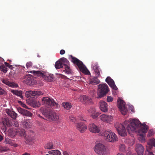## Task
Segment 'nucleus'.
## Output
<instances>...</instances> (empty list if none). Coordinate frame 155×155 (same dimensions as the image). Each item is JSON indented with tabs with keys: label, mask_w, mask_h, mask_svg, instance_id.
Wrapping results in <instances>:
<instances>
[{
	"label": "nucleus",
	"mask_w": 155,
	"mask_h": 155,
	"mask_svg": "<svg viewBox=\"0 0 155 155\" xmlns=\"http://www.w3.org/2000/svg\"><path fill=\"white\" fill-rule=\"evenodd\" d=\"M69 64V62L68 64L65 63L64 64V67L65 68V70L64 71H65L67 74H70L71 73V70L70 68V67L68 66Z\"/></svg>",
	"instance_id": "nucleus-28"
},
{
	"label": "nucleus",
	"mask_w": 155,
	"mask_h": 155,
	"mask_svg": "<svg viewBox=\"0 0 155 155\" xmlns=\"http://www.w3.org/2000/svg\"><path fill=\"white\" fill-rule=\"evenodd\" d=\"M126 155H137L135 153H132L131 151L129 150H128V151L126 153Z\"/></svg>",
	"instance_id": "nucleus-48"
},
{
	"label": "nucleus",
	"mask_w": 155,
	"mask_h": 155,
	"mask_svg": "<svg viewBox=\"0 0 155 155\" xmlns=\"http://www.w3.org/2000/svg\"><path fill=\"white\" fill-rule=\"evenodd\" d=\"M114 126L119 134L122 136H125L127 135L125 128L129 134L138 129L137 131L142 138L141 142L145 140L144 134L147 133L149 129L148 126L145 123L142 124L139 120H133L131 122L125 120L124 122V125L116 123L115 124Z\"/></svg>",
	"instance_id": "nucleus-1"
},
{
	"label": "nucleus",
	"mask_w": 155,
	"mask_h": 155,
	"mask_svg": "<svg viewBox=\"0 0 155 155\" xmlns=\"http://www.w3.org/2000/svg\"><path fill=\"white\" fill-rule=\"evenodd\" d=\"M42 101L43 103L46 105L50 106H54L56 105V104L52 99L48 97H44L42 99Z\"/></svg>",
	"instance_id": "nucleus-11"
},
{
	"label": "nucleus",
	"mask_w": 155,
	"mask_h": 155,
	"mask_svg": "<svg viewBox=\"0 0 155 155\" xmlns=\"http://www.w3.org/2000/svg\"><path fill=\"white\" fill-rule=\"evenodd\" d=\"M8 136L11 137H14L17 134V131L12 128L8 130Z\"/></svg>",
	"instance_id": "nucleus-22"
},
{
	"label": "nucleus",
	"mask_w": 155,
	"mask_h": 155,
	"mask_svg": "<svg viewBox=\"0 0 155 155\" xmlns=\"http://www.w3.org/2000/svg\"><path fill=\"white\" fill-rule=\"evenodd\" d=\"M22 155H31L29 153H25L24 154H23Z\"/></svg>",
	"instance_id": "nucleus-58"
},
{
	"label": "nucleus",
	"mask_w": 155,
	"mask_h": 155,
	"mask_svg": "<svg viewBox=\"0 0 155 155\" xmlns=\"http://www.w3.org/2000/svg\"><path fill=\"white\" fill-rule=\"evenodd\" d=\"M2 82L4 84L12 87H17L18 86L17 84L14 82H10L7 80L4 79L2 81Z\"/></svg>",
	"instance_id": "nucleus-20"
},
{
	"label": "nucleus",
	"mask_w": 155,
	"mask_h": 155,
	"mask_svg": "<svg viewBox=\"0 0 155 155\" xmlns=\"http://www.w3.org/2000/svg\"><path fill=\"white\" fill-rule=\"evenodd\" d=\"M90 112L91 113V117L94 119H97L98 116L100 114L99 113L95 112V110L94 108L91 109Z\"/></svg>",
	"instance_id": "nucleus-21"
},
{
	"label": "nucleus",
	"mask_w": 155,
	"mask_h": 155,
	"mask_svg": "<svg viewBox=\"0 0 155 155\" xmlns=\"http://www.w3.org/2000/svg\"><path fill=\"white\" fill-rule=\"evenodd\" d=\"M147 144L150 149L152 148L153 146L155 147V139L153 138L150 140L148 142Z\"/></svg>",
	"instance_id": "nucleus-27"
},
{
	"label": "nucleus",
	"mask_w": 155,
	"mask_h": 155,
	"mask_svg": "<svg viewBox=\"0 0 155 155\" xmlns=\"http://www.w3.org/2000/svg\"><path fill=\"white\" fill-rule=\"evenodd\" d=\"M69 61L65 58H63L60 59L55 63V66L57 69H59L64 67V64H68Z\"/></svg>",
	"instance_id": "nucleus-10"
},
{
	"label": "nucleus",
	"mask_w": 155,
	"mask_h": 155,
	"mask_svg": "<svg viewBox=\"0 0 155 155\" xmlns=\"http://www.w3.org/2000/svg\"><path fill=\"white\" fill-rule=\"evenodd\" d=\"M119 148L120 151L124 152L126 150V147L124 144H122L120 145Z\"/></svg>",
	"instance_id": "nucleus-33"
},
{
	"label": "nucleus",
	"mask_w": 155,
	"mask_h": 155,
	"mask_svg": "<svg viewBox=\"0 0 155 155\" xmlns=\"http://www.w3.org/2000/svg\"><path fill=\"white\" fill-rule=\"evenodd\" d=\"M31 104L34 107H38L40 105L39 103L37 101H33L31 103Z\"/></svg>",
	"instance_id": "nucleus-31"
},
{
	"label": "nucleus",
	"mask_w": 155,
	"mask_h": 155,
	"mask_svg": "<svg viewBox=\"0 0 155 155\" xmlns=\"http://www.w3.org/2000/svg\"><path fill=\"white\" fill-rule=\"evenodd\" d=\"M4 151V149L3 147H0V151Z\"/></svg>",
	"instance_id": "nucleus-57"
},
{
	"label": "nucleus",
	"mask_w": 155,
	"mask_h": 155,
	"mask_svg": "<svg viewBox=\"0 0 155 155\" xmlns=\"http://www.w3.org/2000/svg\"><path fill=\"white\" fill-rule=\"evenodd\" d=\"M26 96L27 97L29 98L32 97V95L31 94V90L26 91L25 93Z\"/></svg>",
	"instance_id": "nucleus-37"
},
{
	"label": "nucleus",
	"mask_w": 155,
	"mask_h": 155,
	"mask_svg": "<svg viewBox=\"0 0 155 155\" xmlns=\"http://www.w3.org/2000/svg\"><path fill=\"white\" fill-rule=\"evenodd\" d=\"M144 149L143 146L141 144L138 143L136 145L135 150L138 155H143Z\"/></svg>",
	"instance_id": "nucleus-14"
},
{
	"label": "nucleus",
	"mask_w": 155,
	"mask_h": 155,
	"mask_svg": "<svg viewBox=\"0 0 155 155\" xmlns=\"http://www.w3.org/2000/svg\"><path fill=\"white\" fill-rule=\"evenodd\" d=\"M5 64L6 67H7L9 68H12V66L11 65L9 64L7 62H5Z\"/></svg>",
	"instance_id": "nucleus-50"
},
{
	"label": "nucleus",
	"mask_w": 155,
	"mask_h": 155,
	"mask_svg": "<svg viewBox=\"0 0 155 155\" xmlns=\"http://www.w3.org/2000/svg\"><path fill=\"white\" fill-rule=\"evenodd\" d=\"M113 117L111 115H108L103 114L101 115V119L103 121L106 123H110L113 120Z\"/></svg>",
	"instance_id": "nucleus-12"
},
{
	"label": "nucleus",
	"mask_w": 155,
	"mask_h": 155,
	"mask_svg": "<svg viewBox=\"0 0 155 155\" xmlns=\"http://www.w3.org/2000/svg\"><path fill=\"white\" fill-rule=\"evenodd\" d=\"M100 107L103 112H106L108 111V105L107 103L104 101H101L100 102Z\"/></svg>",
	"instance_id": "nucleus-16"
},
{
	"label": "nucleus",
	"mask_w": 155,
	"mask_h": 155,
	"mask_svg": "<svg viewBox=\"0 0 155 155\" xmlns=\"http://www.w3.org/2000/svg\"><path fill=\"white\" fill-rule=\"evenodd\" d=\"M23 115L26 116L31 117L32 116L33 114L29 111L25 110Z\"/></svg>",
	"instance_id": "nucleus-35"
},
{
	"label": "nucleus",
	"mask_w": 155,
	"mask_h": 155,
	"mask_svg": "<svg viewBox=\"0 0 155 155\" xmlns=\"http://www.w3.org/2000/svg\"><path fill=\"white\" fill-rule=\"evenodd\" d=\"M27 123H28V122H26L25 124V125L26 126H27V125H28Z\"/></svg>",
	"instance_id": "nucleus-63"
},
{
	"label": "nucleus",
	"mask_w": 155,
	"mask_h": 155,
	"mask_svg": "<svg viewBox=\"0 0 155 155\" xmlns=\"http://www.w3.org/2000/svg\"><path fill=\"white\" fill-rule=\"evenodd\" d=\"M12 145V146H13L14 147H17L18 146V145L16 144V143H12V145Z\"/></svg>",
	"instance_id": "nucleus-55"
},
{
	"label": "nucleus",
	"mask_w": 155,
	"mask_h": 155,
	"mask_svg": "<svg viewBox=\"0 0 155 155\" xmlns=\"http://www.w3.org/2000/svg\"><path fill=\"white\" fill-rule=\"evenodd\" d=\"M35 138L33 135H29L25 138L26 143L30 144L33 142Z\"/></svg>",
	"instance_id": "nucleus-24"
},
{
	"label": "nucleus",
	"mask_w": 155,
	"mask_h": 155,
	"mask_svg": "<svg viewBox=\"0 0 155 155\" xmlns=\"http://www.w3.org/2000/svg\"><path fill=\"white\" fill-rule=\"evenodd\" d=\"M6 112L7 114L13 119H16L18 115L14 111L10 110L9 109H6Z\"/></svg>",
	"instance_id": "nucleus-18"
},
{
	"label": "nucleus",
	"mask_w": 155,
	"mask_h": 155,
	"mask_svg": "<svg viewBox=\"0 0 155 155\" xmlns=\"http://www.w3.org/2000/svg\"><path fill=\"white\" fill-rule=\"evenodd\" d=\"M4 137L3 136L0 134V142L2 141L3 140Z\"/></svg>",
	"instance_id": "nucleus-53"
},
{
	"label": "nucleus",
	"mask_w": 155,
	"mask_h": 155,
	"mask_svg": "<svg viewBox=\"0 0 155 155\" xmlns=\"http://www.w3.org/2000/svg\"><path fill=\"white\" fill-rule=\"evenodd\" d=\"M153 134V130H150L148 132V134L147 135L148 137H150L152 136Z\"/></svg>",
	"instance_id": "nucleus-43"
},
{
	"label": "nucleus",
	"mask_w": 155,
	"mask_h": 155,
	"mask_svg": "<svg viewBox=\"0 0 155 155\" xmlns=\"http://www.w3.org/2000/svg\"><path fill=\"white\" fill-rule=\"evenodd\" d=\"M37 95L38 96L39 95H42L43 94V92L41 91H37Z\"/></svg>",
	"instance_id": "nucleus-51"
},
{
	"label": "nucleus",
	"mask_w": 155,
	"mask_h": 155,
	"mask_svg": "<svg viewBox=\"0 0 155 155\" xmlns=\"http://www.w3.org/2000/svg\"><path fill=\"white\" fill-rule=\"evenodd\" d=\"M80 100L82 103L84 104H89L92 101L91 99L84 95H81L80 96Z\"/></svg>",
	"instance_id": "nucleus-17"
},
{
	"label": "nucleus",
	"mask_w": 155,
	"mask_h": 155,
	"mask_svg": "<svg viewBox=\"0 0 155 155\" xmlns=\"http://www.w3.org/2000/svg\"><path fill=\"white\" fill-rule=\"evenodd\" d=\"M108 84L113 89L115 90L117 89V88L116 86L114 80L112 81H111V82H109Z\"/></svg>",
	"instance_id": "nucleus-30"
},
{
	"label": "nucleus",
	"mask_w": 155,
	"mask_h": 155,
	"mask_svg": "<svg viewBox=\"0 0 155 155\" xmlns=\"http://www.w3.org/2000/svg\"><path fill=\"white\" fill-rule=\"evenodd\" d=\"M2 122L4 126L9 127L12 126L9 119L8 118L3 119H2Z\"/></svg>",
	"instance_id": "nucleus-25"
},
{
	"label": "nucleus",
	"mask_w": 155,
	"mask_h": 155,
	"mask_svg": "<svg viewBox=\"0 0 155 155\" xmlns=\"http://www.w3.org/2000/svg\"><path fill=\"white\" fill-rule=\"evenodd\" d=\"M117 155H124L122 153H118Z\"/></svg>",
	"instance_id": "nucleus-60"
},
{
	"label": "nucleus",
	"mask_w": 155,
	"mask_h": 155,
	"mask_svg": "<svg viewBox=\"0 0 155 155\" xmlns=\"http://www.w3.org/2000/svg\"><path fill=\"white\" fill-rule=\"evenodd\" d=\"M53 155H61V153L58 150H51Z\"/></svg>",
	"instance_id": "nucleus-34"
},
{
	"label": "nucleus",
	"mask_w": 155,
	"mask_h": 155,
	"mask_svg": "<svg viewBox=\"0 0 155 155\" xmlns=\"http://www.w3.org/2000/svg\"><path fill=\"white\" fill-rule=\"evenodd\" d=\"M30 72L37 76H41L46 81L48 82H51L53 81L54 79V75L48 73H42L40 71H32Z\"/></svg>",
	"instance_id": "nucleus-6"
},
{
	"label": "nucleus",
	"mask_w": 155,
	"mask_h": 155,
	"mask_svg": "<svg viewBox=\"0 0 155 155\" xmlns=\"http://www.w3.org/2000/svg\"><path fill=\"white\" fill-rule=\"evenodd\" d=\"M65 52V51L64 50L62 49L60 51V54H61L63 55L64 54Z\"/></svg>",
	"instance_id": "nucleus-52"
},
{
	"label": "nucleus",
	"mask_w": 155,
	"mask_h": 155,
	"mask_svg": "<svg viewBox=\"0 0 155 155\" xmlns=\"http://www.w3.org/2000/svg\"><path fill=\"white\" fill-rule=\"evenodd\" d=\"M31 94L32 95V96H37V91H31Z\"/></svg>",
	"instance_id": "nucleus-44"
},
{
	"label": "nucleus",
	"mask_w": 155,
	"mask_h": 155,
	"mask_svg": "<svg viewBox=\"0 0 155 155\" xmlns=\"http://www.w3.org/2000/svg\"><path fill=\"white\" fill-rule=\"evenodd\" d=\"M92 68L95 73L96 77L91 79L90 80V83L93 85H96L99 83L100 80L97 78L100 75V71L101 70L99 68V66L97 62H93L92 64Z\"/></svg>",
	"instance_id": "nucleus-2"
},
{
	"label": "nucleus",
	"mask_w": 155,
	"mask_h": 155,
	"mask_svg": "<svg viewBox=\"0 0 155 155\" xmlns=\"http://www.w3.org/2000/svg\"><path fill=\"white\" fill-rule=\"evenodd\" d=\"M63 107L66 110H69L71 107V104L68 102H63L62 104Z\"/></svg>",
	"instance_id": "nucleus-26"
},
{
	"label": "nucleus",
	"mask_w": 155,
	"mask_h": 155,
	"mask_svg": "<svg viewBox=\"0 0 155 155\" xmlns=\"http://www.w3.org/2000/svg\"><path fill=\"white\" fill-rule=\"evenodd\" d=\"M32 63L31 62H28L26 64V66L27 68H30L32 66Z\"/></svg>",
	"instance_id": "nucleus-47"
},
{
	"label": "nucleus",
	"mask_w": 155,
	"mask_h": 155,
	"mask_svg": "<svg viewBox=\"0 0 155 155\" xmlns=\"http://www.w3.org/2000/svg\"><path fill=\"white\" fill-rule=\"evenodd\" d=\"M70 56L71 58V61L78 67L81 71L86 74L89 75L90 74V72L81 61L72 55H70Z\"/></svg>",
	"instance_id": "nucleus-3"
},
{
	"label": "nucleus",
	"mask_w": 155,
	"mask_h": 155,
	"mask_svg": "<svg viewBox=\"0 0 155 155\" xmlns=\"http://www.w3.org/2000/svg\"><path fill=\"white\" fill-rule=\"evenodd\" d=\"M76 126L77 129L81 133H83L87 128V126L82 123L77 124Z\"/></svg>",
	"instance_id": "nucleus-15"
},
{
	"label": "nucleus",
	"mask_w": 155,
	"mask_h": 155,
	"mask_svg": "<svg viewBox=\"0 0 155 155\" xmlns=\"http://www.w3.org/2000/svg\"><path fill=\"white\" fill-rule=\"evenodd\" d=\"M0 69L4 73H5L7 72V68L4 65H2L0 66Z\"/></svg>",
	"instance_id": "nucleus-36"
},
{
	"label": "nucleus",
	"mask_w": 155,
	"mask_h": 155,
	"mask_svg": "<svg viewBox=\"0 0 155 155\" xmlns=\"http://www.w3.org/2000/svg\"><path fill=\"white\" fill-rule=\"evenodd\" d=\"M94 150L98 155H109L108 149L106 146L102 143L96 144L94 146Z\"/></svg>",
	"instance_id": "nucleus-4"
},
{
	"label": "nucleus",
	"mask_w": 155,
	"mask_h": 155,
	"mask_svg": "<svg viewBox=\"0 0 155 155\" xmlns=\"http://www.w3.org/2000/svg\"><path fill=\"white\" fill-rule=\"evenodd\" d=\"M113 80L111 79L110 77L108 76L106 79L105 81L107 84H108L109 82H111V81H112Z\"/></svg>",
	"instance_id": "nucleus-42"
},
{
	"label": "nucleus",
	"mask_w": 155,
	"mask_h": 155,
	"mask_svg": "<svg viewBox=\"0 0 155 155\" xmlns=\"http://www.w3.org/2000/svg\"><path fill=\"white\" fill-rule=\"evenodd\" d=\"M18 102L21 104V106L22 107H23L26 109H28L27 107L26 106V105L25 104L23 103L21 101H18Z\"/></svg>",
	"instance_id": "nucleus-46"
},
{
	"label": "nucleus",
	"mask_w": 155,
	"mask_h": 155,
	"mask_svg": "<svg viewBox=\"0 0 155 155\" xmlns=\"http://www.w3.org/2000/svg\"><path fill=\"white\" fill-rule=\"evenodd\" d=\"M118 107L122 114L125 115L126 114L127 110L126 107L125 103L120 99L118 100Z\"/></svg>",
	"instance_id": "nucleus-9"
},
{
	"label": "nucleus",
	"mask_w": 155,
	"mask_h": 155,
	"mask_svg": "<svg viewBox=\"0 0 155 155\" xmlns=\"http://www.w3.org/2000/svg\"><path fill=\"white\" fill-rule=\"evenodd\" d=\"M48 154H46L45 155H53L52 154V153H51V151H48Z\"/></svg>",
	"instance_id": "nucleus-54"
},
{
	"label": "nucleus",
	"mask_w": 155,
	"mask_h": 155,
	"mask_svg": "<svg viewBox=\"0 0 155 155\" xmlns=\"http://www.w3.org/2000/svg\"><path fill=\"white\" fill-rule=\"evenodd\" d=\"M17 133L20 136L22 137H25V131L24 130L22 129L20 130L17 131Z\"/></svg>",
	"instance_id": "nucleus-29"
},
{
	"label": "nucleus",
	"mask_w": 155,
	"mask_h": 155,
	"mask_svg": "<svg viewBox=\"0 0 155 155\" xmlns=\"http://www.w3.org/2000/svg\"><path fill=\"white\" fill-rule=\"evenodd\" d=\"M89 130L90 131L94 133H99L100 131L99 128L93 123L89 125Z\"/></svg>",
	"instance_id": "nucleus-13"
},
{
	"label": "nucleus",
	"mask_w": 155,
	"mask_h": 155,
	"mask_svg": "<svg viewBox=\"0 0 155 155\" xmlns=\"http://www.w3.org/2000/svg\"><path fill=\"white\" fill-rule=\"evenodd\" d=\"M109 91L108 87L106 83L99 84L98 89V96L97 98H99L103 97Z\"/></svg>",
	"instance_id": "nucleus-7"
},
{
	"label": "nucleus",
	"mask_w": 155,
	"mask_h": 155,
	"mask_svg": "<svg viewBox=\"0 0 155 155\" xmlns=\"http://www.w3.org/2000/svg\"><path fill=\"white\" fill-rule=\"evenodd\" d=\"M38 117H40L41 118H43L39 114L38 115Z\"/></svg>",
	"instance_id": "nucleus-61"
},
{
	"label": "nucleus",
	"mask_w": 155,
	"mask_h": 155,
	"mask_svg": "<svg viewBox=\"0 0 155 155\" xmlns=\"http://www.w3.org/2000/svg\"><path fill=\"white\" fill-rule=\"evenodd\" d=\"M5 143L9 144L12 145V142L11 140L8 138H5Z\"/></svg>",
	"instance_id": "nucleus-39"
},
{
	"label": "nucleus",
	"mask_w": 155,
	"mask_h": 155,
	"mask_svg": "<svg viewBox=\"0 0 155 155\" xmlns=\"http://www.w3.org/2000/svg\"><path fill=\"white\" fill-rule=\"evenodd\" d=\"M101 135L104 136L107 140L110 142H114L117 140L116 135L110 130L105 131L101 134Z\"/></svg>",
	"instance_id": "nucleus-8"
},
{
	"label": "nucleus",
	"mask_w": 155,
	"mask_h": 155,
	"mask_svg": "<svg viewBox=\"0 0 155 155\" xmlns=\"http://www.w3.org/2000/svg\"><path fill=\"white\" fill-rule=\"evenodd\" d=\"M79 118H80V119L81 120H84V119H83V117H81V116H80V117Z\"/></svg>",
	"instance_id": "nucleus-59"
},
{
	"label": "nucleus",
	"mask_w": 155,
	"mask_h": 155,
	"mask_svg": "<svg viewBox=\"0 0 155 155\" xmlns=\"http://www.w3.org/2000/svg\"><path fill=\"white\" fill-rule=\"evenodd\" d=\"M63 155H69L67 151H64L63 152Z\"/></svg>",
	"instance_id": "nucleus-56"
},
{
	"label": "nucleus",
	"mask_w": 155,
	"mask_h": 155,
	"mask_svg": "<svg viewBox=\"0 0 155 155\" xmlns=\"http://www.w3.org/2000/svg\"><path fill=\"white\" fill-rule=\"evenodd\" d=\"M42 113L49 120L56 121L59 119L58 115L48 108L44 109Z\"/></svg>",
	"instance_id": "nucleus-5"
},
{
	"label": "nucleus",
	"mask_w": 155,
	"mask_h": 155,
	"mask_svg": "<svg viewBox=\"0 0 155 155\" xmlns=\"http://www.w3.org/2000/svg\"><path fill=\"white\" fill-rule=\"evenodd\" d=\"M33 77L32 75L31 74L26 75L25 76V78H26L25 80V82L26 84L28 85H31L33 84V79L32 78Z\"/></svg>",
	"instance_id": "nucleus-19"
},
{
	"label": "nucleus",
	"mask_w": 155,
	"mask_h": 155,
	"mask_svg": "<svg viewBox=\"0 0 155 155\" xmlns=\"http://www.w3.org/2000/svg\"><path fill=\"white\" fill-rule=\"evenodd\" d=\"M8 61H9V62H10V63H11V61H11V60H8Z\"/></svg>",
	"instance_id": "nucleus-62"
},
{
	"label": "nucleus",
	"mask_w": 155,
	"mask_h": 155,
	"mask_svg": "<svg viewBox=\"0 0 155 155\" xmlns=\"http://www.w3.org/2000/svg\"><path fill=\"white\" fill-rule=\"evenodd\" d=\"M28 126V127H30V126Z\"/></svg>",
	"instance_id": "nucleus-64"
},
{
	"label": "nucleus",
	"mask_w": 155,
	"mask_h": 155,
	"mask_svg": "<svg viewBox=\"0 0 155 155\" xmlns=\"http://www.w3.org/2000/svg\"><path fill=\"white\" fill-rule=\"evenodd\" d=\"M11 92L13 94H15L19 97L23 99V96L22 95L23 92L21 91L12 90L11 91Z\"/></svg>",
	"instance_id": "nucleus-23"
},
{
	"label": "nucleus",
	"mask_w": 155,
	"mask_h": 155,
	"mask_svg": "<svg viewBox=\"0 0 155 155\" xmlns=\"http://www.w3.org/2000/svg\"><path fill=\"white\" fill-rule=\"evenodd\" d=\"M12 124L15 127H18L19 126L18 122L16 121H13Z\"/></svg>",
	"instance_id": "nucleus-49"
},
{
	"label": "nucleus",
	"mask_w": 155,
	"mask_h": 155,
	"mask_svg": "<svg viewBox=\"0 0 155 155\" xmlns=\"http://www.w3.org/2000/svg\"><path fill=\"white\" fill-rule=\"evenodd\" d=\"M6 94V91L0 87V95L5 94Z\"/></svg>",
	"instance_id": "nucleus-40"
},
{
	"label": "nucleus",
	"mask_w": 155,
	"mask_h": 155,
	"mask_svg": "<svg viewBox=\"0 0 155 155\" xmlns=\"http://www.w3.org/2000/svg\"><path fill=\"white\" fill-rule=\"evenodd\" d=\"M71 121L72 122H75L76 121V119L75 117L73 116H71L69 117Z\"/></svg>",
	"instance_id": "nucleus-45"
},
{
	"label": "nucleus",
	"mask_w": 155,
	"mask_h": 155,
	"mask_svg": "<svg viewBox=\"0 0 155 155\" xmlns=\"http://www.w3.org/2000/svg\"><path fill=\"white\" fill-rule=\"evenodd\" d=\"M18 112L21 114L23 115L25 110L21 108H18L17 109Z\"/></svg>",
	"instance_id": "nucleus-38"
},
{
	"label": "nucleus",
	"mask_w": 155,
	"mask_h": 155,
	"mask_svg": "<svg viewBox=\"0 0 155 155\" xmlns=\"http://www.w3.org/2000/svg\"><path fill=\"white\" fill-rule=\"evenodd\" d=\"M107 101L108 102H111L113 100V98L111 96H107Z\"/></svg>",
	"instance_id": "nucleus-41"
},
{
	"label": "nucleus",
	"mask_w": 155,
	"mask_h": 155,
	"mask_svg": "<svg viewBox=\"0 0 155 155\" xmlns=\"http://www.w3.org/2000/svg\"><path fill=\"white\" fill-rule=\"evenodd\" d=\"M45 148L46 149H51L53 148V145L52 143H48L45 146Z\"/></svg>",
	"instance_id": "nucleus-32"
}]
</instances>
